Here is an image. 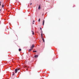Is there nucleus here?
I'll use <instances>...</instances> for the list:
<instances>
[{
	"instance_id": "f257e3e1",
	"label": "nucleus",
	"mask_w": 79,
	"mask_h": 79,
	"mask_svg": "<svg viewBox=\"0 0 79 79\" xmlns=\"http://www.w3.org/2000/svg\"><path fill=\"white\" fill-rule=\"evenodd\" d=\"M35 46H34V44H33L32 45V46H31L30 47V48H31V49H32V50H33V48Z\"/></svg>"
},
{
	"instance_id": "f03ea898",
	"label": "nucleus",
	"mask_w": 79,
	"mask_h": 79,
	"mask_svg": "<svg viewBox=\"0 0 79 79\" xmlns=\"http://www.w3.org/2000/svg\"><path fill=\"white\" fill-rule=\"evenodd\" d=\"M41 38H42V40L43 42H45V40H44V38H43V36H41Z\"/></svg>"
},
{
	"instance_id": "7ed1b4c3",
	"label": "nucleus",
	"mask_w": 79,
	"mask_h": 79,
	"mask_svg": "<svg viewBox=\"0 0 79 79\" xmlns=\"http://www.w3.org/2000/svg\"><path fill=\"white\" fill-rule=\"evenodd\" d=\"M41 37H42V36H43V31H41Z\"/></svg>"
},
{
	"instance_id": "20e7f679",
	"label": "nucleus",
	"mask_w": 79,
	"mask_h": 79,
	"mask_svg": "<svg viewBox=\"0 0 79 79\" xmlns=\"http://www.w3.org/2000/svg\"><path fill=\"white\" fill-rule=\"evenodd\" d=\"M17 72H18V70L17 69H16L15 70V73H17Z\"/></svg>"
},
{
	"instance_id": "39448f33",
	"label": "nucleus",
	"mask_w": 79,
	"mask_h": 79,
	"mask_svg": "<svg viewBox=\"0 0 79 79\" xmlns=\"http://www.w3.org/2000/svg\"><path fill=\"white\" fill-rule=\"evenodd\" d=\"M35 58H37L38 57V55H35L34 56Z\"/></svg>"
},
{
	"instance_id": "423d86ee",
	"label": "nucleus",
	"mask_w": 79,
	"mask_h": 79,
	"mask_svg": "<svg viewBox=\"0 0 79 79\" xmlns=\"http://www.w3.org/2000/svg\"><path fill=\"white\" fill-rule=\"evenodd\" d=\"M45 23V20H44L43 23V25L44 26V23Z\"/></svg>"
},
{
	"instance_id": "0eeeda50",
	"label": "nucleus",
	"mask_w": 79,
	"mask_h": 79,
	"mask_svg": "<svg viewBox=\"0 0 79 79\" xmlns=\"http://www.w3.org/2000/svg\"><path fill=\"white\" fill-rule=\"evenodd\" d=\"M38 9H39V10H40V5H39Z\"/></svg>"
},
{
	"instance_id": "6e6552de",
	"label": "nucleus",
	"mask_w": 79,
	"mask_h": 79,
	"mask_svg": "<svg viewBox=\"0 0 79 79\" xmlns=\"http://www.w3.org/2000/svg\"><path fill=\"white\" fill-rule=\"evenodd\" d=\"M31 50H32V49H30L28 51L29 52H31Z\"/></svg>"
},
{
	"instance_id": "1a4fd4ad",
	"label": "nucleus",
	"mask_w": 79,
	"mask_h": 79,
	"mask_svg": "<svg viewBox=\"0 0 79 79\" xmlns=\"http://www.w3.org/2000/svg\"><path fill=\"white\" fill-rule=\"evenodd\" d=\"M12 76H14L15 75V72H12Z\"/></svg>"
},
{
	"instance_id": "9d476101",
	"label": "nucleus",
	"mask_w": 79,
	"mask_h": 79,
	"mask_svg": "<svg viewBox=\"0 0 79 79\" xmlns=\"http://www.w3.org/2000/svg\"><path fill=\"white\" fill-rule=\"evenodd\" d=\"M32 34H33V35H34V32L33 31H32Z\"/></svg>"
},
{
	"instance_id": "9b49d317",
	"label": "nucleus",
	"mask_w": 79,
	"mask_h": 79,
	"mask_svg": "<svg viewBox=\"0 0 79 79\" xmlns=\"http://www.w3.org/2000/svg\"><path fill=\"white\" fill-rule=\"evenodd\" d=\"M2 8H3V7H4V5H3V4L2 5Z\"/></svg>"
},
{
	"instance_id": "f8f14e48",
	"label": "nucleus",
	"mask_w": 79,
	"mask_h": 79,
	"mask_svg": "<svg viewBox=\"0 0 79 79\" xmlns=\"http://www.w3.org/2000/svg\"><path fill=\"white\" fill-rule=\"evenodd\" d=\"M19 52H21V49H19Z\"/></svg>"
},
{
	"instance_id": "ddd939ff",
	"label": "nucleus",
	"mask_w": 79,
	"mask_h": 79,
	"mask_svg": "<svg viewBox=\"0 0 79 79\" xmlns=\"http://www.w3.org/2000/svg\"><path fill=\"white\" fill-rule=\"evenodd\" d=\"M40 19H39L38 20L39 22H40Z\"/></svg>"
},
{
	"instance_id": "4468645a",
	"label": "nucleus",
	"mask_w": 79,
	"mask_h": 79,
	"mask_svg": "<svg viewBox=\"0 0 79 79\" xmlns=\"http://www.w3.org/2000/svg\"><path fill=\"white\" fill-rule=\"evenodd\" d=\"M33 52H37V51H33Z\"/></svg>"
},
{
	"instance_id": "2eb2a0df",
	"label": "nucleus",
	"mask_w": 79,
	"mask_h": 79,
	"mask_svg": "<svg viewBox=\"0 0 79 79\" xmlns=\"http://www.w3.org/2000/svg\"><path fill=\"white\" fill-rule=\"evenodd\" d=\"M1 3H2V2L1 1L0 2V6H1Z\"/></svg>"
},
{
	"instance_id": "dca6fc26",
	"label": "nucleus",
	"mask_w": 79,
	"mask_h": 79,
	"mask_svg": "<svg viewBox=\"0 0 79 79\" xmlns=\"http://www.w3.org/2000/svg\"><path fill=\"white\" fill-rule=\"evenodd\" d=\"M20 69H17V71H19V70Z\"/></svg>"
},
{
	"instance_id": "f3484780",
	"label": "nucleus",
	"mask_w": 79,
	"mask_h": 79,
	"mask_svg": "<svg viewBox=\"0 0 79 79\" xmlns=\"http://www.w3.org/2000/svg\"><path fill=\"white\" fill-rule=\"evenodd\" d=\"M40 30H41V31H42V28H40Z\"/></svg>"
},
{
	"instance_id": "a211bd4d",
	"label": "nucleus",
	"mask_w": 79,
	"mask_h": 79,
	"mask_svg": "<svg viewBox=\"0 0 79 79\" xmlns=\"http://www.w3.org/2000/svg\"><path fill=\"white\" fill-rule=\"evenodd\" d=\"M32 5V3H30V5Z\"/></svg>"
},
{
	"instance_id": "6ab92c4d",
	"label": "nucleus",
	"mask_w": 79,
	"mask_h": 79,
	"mask_svg": "<svg viewBox=\"0 0 79 79\" xmlns=\"http://www.w3.org/2000/svg\"><path fill=\"white\" fill-rule=\"evenodd\" d=\"M33 22L34 23V22H35V21H34H34H33Z\"/></svg>"
},
{
	"instance_id": "aec40b11",
	"label": "nucleus",
	"mask_w": 79,
	"mask_h": 79,
	"mask_svg": "<svg viewBox=\"0 0 79 79\" xmlns=\"http://www.w3.org/2000/svg\"><path fill=\"white\" fill-rule=\"evenodd\" d=\"M33 23V24H34V23Z\"/></svg>"
},
{
	"instance_id": "412c9836",
	"label": "nucleus",
	"mask_w": 79,
	"mask_h": 79,
	"mask_svg": "<svg viewBox=\"0 0 79 79\" xmlns=\"http://www.w3.org/2000/svg\"><path fill=\"white\" fill-rule=\"evenodd\" d=\"M1 10H1V9H0V11H1Z\"/></svg>"
}]
</instances>
